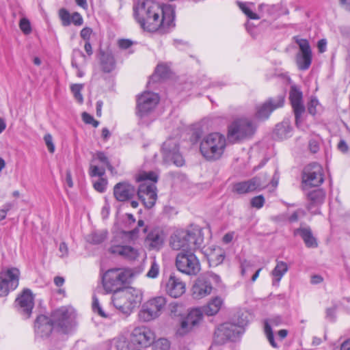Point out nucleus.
Segmentation results:
<instances>
[{
	"instance_id": "f257e3e1",
	"label": "nucleus",
	"mask_w": 350,
	"mask_h": 350,
	"mask_svg": "<svg viewBox=\"0 0 350 350\" xmlns=\"http://www.w3.org/2000/svg\"><path fill=\"white\" fill-rule=\"evenodd\" d=\"M133 15L141 27L150 32L164 33L175 25L174 8L152 0H137L133 5Z\"/></svg>"
},
{
	"instance_id": "f03ea898",
	"label": "nucleus",
	"mask_w": 350,
	"mask_h": 350,
	"mask_svg": "<svg viewBox=\"0 0 350 350\" xmlns=\"http://www.w3.org/2000/svg\"><path fill=\"white\" fill-rule=\"evenodd\" d=\"M204 241L201 230H178L170 238V246L174 250H182L187 252L199 248Z\"/></svg>"
},
{
	"instance_id": "7ed1b4c3",
	"label": "nucleus",
	"mask_w": 350,
	"mask_h": 350,
	"mask_svg": "<svg viewBox=\"0 0 350 350\" xmlns=\"http://www.w3.org/2000/svg\"><path fill=\"white\" fill-rule=\"evenodd\" d=\"M138 234V228L131 231H122L118 233L111 240V245L107 249L108 252L113 256H120L127 260H137L139 256V250L131 245H125L123 239L126 237L131 239H136Z\"/></svg>"
},
{
	"instance_id": "20e7f679",
	"label": "nucleus",
	"mask_w": 350,
	"mask_h": 350,
	"mask_svg": "<svg viewBox=\"0 0 350 350\" xmlns=\"http://www.w3.org/2000/svg\"><path fill=\"white\" fill-rule=\"evenodd\" d=\"M226 147V137L219 133H211L204 136L200 144V151L207 161L219 159Z\"/></svg>"
},
{
	"instance_id": "39448f33",
	"label": "nucleus",
	"mask_w": 350,
	"mask_h": 350,
	"mask_svg": "<svg viewBox=\"0 0 350 350\" xmlns=\"http://www.w3.org/2000/svg\"><path fill=\"white\" fill-rule=\"evenodd\" d=\"M157 178V175L152 172L141 173L136 178L137 181L142 182L139 186L137 196L148 208L153 207L157 199L154 184Z\"/></svg>"
},
{
	"instance_id": "423d86ee",
	"label": "nucleus",
	"mask_w": 350,
	"mask_h": 350,
	"mask_svg": "<svg viewBox=\"0 0 350 350\" xmlns=\"http://www.w3.org/2000/svg\"><path fill=\"white\" fill-rule=\"evenodd\" d=\"M142 299V295L139 290L129 287L113 293L112 303L120 312L129 315L133 308L141 302Z\"/></svg>"
},
{
	"instance_id": "0eeeda50",
	"label": "nucleus",
	"mask_w": 350,
	"mask_h": 350,
	"mask_svg": "<svg viewBox=\"0 0 350 350\" xmlns=\"http://www.w3.org/2000/svg\"><path fill=\"white\" fill-rule=\"evenodd\" d=\"M131 270L125 268H113L103 275V286L107 293H115L124 288L131 277Z\"/></svg>"
},
{
	"instance_id": "6e6552de",
	"label": "nucleus",
	"mask_w": 350,
	"mask_h": 350,
	"mask_svg": "<svg viewBox=\"0 0 350 350\" xmlns=\"http://www.w3.org/2000/svg\"><path fill=\"white\" fill-rule=\"evenodd\" d=\"M54 329L62 334H68L76 325V314L73 308L62 307L55 310L51 317Z\"/></svg>"
},
{
	"instance_id": "1a4fd4ad",
	"label": "nucleus",
	"mask_w": 350,
	"mask_h": 350,
	"mask_svg": "<svg viewBox=\"0 0 350 350\" xmlns=\"http://www.w3.org/2000/svg\"><path fill=\"white\" fill-rule=\"evenodd\" d=\"M256 129V125L249 118H240L234 120L228 128V137L237 142L252 137Z\"/></svg>"
},
{
	"instance_id": "9d476101",
	"label": "nucleus",
	"mask_w": 350,
	"mask_h": 350,
	"mask_svg": "<svg viewBox=\"0 0 350 350\" xmlns=\"http://www.w3.org/2000/svg\"><path fill=\"white\" fill-rule=\"evenodd\" d=\"M167 305L164 296H157L150 299L142 306L139 312V318L144 322L154 320L160 317Z\"/></svg>"
},
{
	"instance_id": "9b49d317",
	"label": "nucleus",
	"mask_w": 350,
	"mask_h": 350,
	"mask_svg": "<svg viewBox=\"0 0 350 350\" xmlns=\"http://www.w3.org/2000/svg\"><path fill=\"white\" fill-rule=\"evenodd\" d=\"M176 266L179 271L188 275H196L200 271V263L191 252H180L176 258Z\"/></svg>"
},
{
	"instance_id": "f8f14e48",
	"label": "nucleus",
	"mask_w": 350,
	"mask_h": 350,
	"mask_svg": "<svg viewBox=\"0 0 350 350\" xmlns=\"http://www.w3.org/2000/svg\"><path fill=\"white\" fill-rule=\"evenodd\" d=\"M159 95L152 92H144L137 100L136 114L140 119L148 117L159 103Z\"/></svg>"
},
{
	"instance_id": "ddd939ff",
	"label": "nucleus",
	"mask_w": 350,
	"mask_h": 350,
	"mask_svg": "<svg viewBox=\"0 0 350 350\" xmlns=\"http://www.w3.org/2000/svg\"><path fill=\"white\" fill-rule=\"evenodd\" d=\"M203 313L204 311L200 308L191 309L181 321L180 326L176 329V334L183 336L192 332L202 322Z\"/></svg>"
},
{
	"instance_id": "4468645a",
	"label": "nucleus",
	"mask_w": 350,
	"mask_h": 350,
	"mask_svg": "<svg viewBox=\"0 0 350 350\" xmlns=\"http://www.w3.org/2000/svg\"><path fill=\"white\" fill-rule=\"evenodd\" d=\"M268 185L266 174H260L250 180L235 183L233 191L239 194H245L256 191H261Z\"/></svg>"
},
{
	"instance_id": "2eb2a0df",
	"label": "nucleus",
	"mask_w": 350,
	"mask_h": 350,
	"mask_svg": "<svg viewBox=\"0 0 350 350\" xmlns=\"http://www.w3.org/2000/svg\"><path fill=\"white\" fill-rule=\"evenodd\" d=\"M242 326L232 323L220 325L215 332V342L223 344L228 340H234L242 333Z\"/></svg>"
},
{
	"instance_id": "dca6fc26",
	"label": "nucleus",
	"mask_w": 350,
	"mask_h": 350,
	"mask_svg": "<svg viewBox=\"0 0 350 350\" xmlns=\"http://www.w3.org/2000/svg\"><path fill=\"white\" fill-rule=\"evenodd\" d=\"M19 270L16 268L7 269L1 273L0 297L7 295L10 290L18 285Z\"/></svg>"
},
{
	"instance_id": "f3484780",
	"label": "nucleus",
	"mask_w": 350,
	"mask_h": 350,
	"mask_svg": "<svg viewBox=\"0 0 350 350\" xmlns=\"http://www.w3.org/2000/svg\"><path fill=\"white\" fill-rule=\"evenodd\" d=\"M162 151L164 161L166 163H172L178 167L183 165L184 159L179 153L176 139H167L163 144Z\"/></svg>"
},
{
	"instance_id": "a211bd4d",
	"label": "nucleus",
	"mask_w": 350,
	"mask_h": 350,
	"mask_svg": "<svg viewBox=\"0 0 350 350\" xmlns=\"http://www.w3.org/2000/svg\"><path fill=\"white\" fill-rule=\"evenodd\" d=\"M323 171L321 165L317 163L306 166L302 176L305 186L318 187L321 185L324 180Z\"/></svg>"
},
{
	"instance_id": "6ab92c4d",
	"label": "nucleus",
	"mask_w": 350,
	"mask_h": 350,
	"mask_svg": "<svg viewBox=\"0 0 350 350\" xmlns=\"http://www.w3.org/2000/svg\"><path fill=\"white\" fill-rule=\"evenodd\" d=\"M295 42L299 47V52L296 55V64L299 70H305L309 68L312 63V50L306 39L295 38Z\"/></svg>"
},
{
	"instance_id": "aec40b11",
	"label": "nucleus",
	"mask_w": 350,
	"mask_h": 350,
	"mask_svg": "<svg viewBox=\"0 0 350 350\" xmlns=\"http://www.w3.org/2000/svg\"><path fill=\"white\" fill-rule=\"evenodd\" d=\"M289 99L295 113V124L298 128H300L302 122L301 116L305 111L301 91L296 86H292L289 92Z\"/></svg>"
},
{
	"instance_id": "412c9836",
	"label": "nucleus",
	"mask_w": 350,
	"mask_h": 350,
	"mask_svg": "<svg viewBox=\"0 0 350 350\" xmlns=\"http://www.w3.org/2000/svg\"><path fill=\"white\" fill-rule=\"evenodd\" d=\"M284 98L280 96L275 98H270L256 108L255 117L258 120H265L269 118L271 113L283 106Z\"/></svg>"
},
{
	"instance_id": "4be33fe9",
	"label": "nucleus",
	"mask_w": 350,
	"mask_h": 350,
	"mask_svg": "<svg viewBox=\"0 0 350 350\" xmlns=\"http://www.w3.org/2000/svg\"><path fill=\"white\" fill-rule=\"evenodd\" d=\"M53 328L54 325L51 319L45 315H40L35 321L36 337L42 339L47 338L50 336Z\"/></svg>"
},
{
	"instance_id": "5701e85b",
	"label": "nucleus",
	"mask_w": 350,
	"mask_h": 350,
	"mask_svg": "<svg viewBox=\"0 0 350 350\" xmlns=\"http://www.w3.org/2000/svg\"><path fill=\"white\" fill-rule=\"evenodd\" d=\"M165 234L162 230L154 228L150 231L145 240V246L150 250H159L164 244Z\"/></svg>"
},
{
	"instance_id": "b1692460",
	"label": "nucleus",
	"mask_w": 350,
	"mask_h": 350,
	"mask_svg": "<svg viewBox=\"0 0 350 350\" xmlns=\"http://www.w3.org/2000/svg\"><path fill=\"white\" fill-rule=\"evenodd\" d=\"M213 286L204 276L198 278L191 288L192 296L195 299H202L212 292Z\"/></svg>"
},
{
	"instance_id": "393cba45",
	"label": "nucleus",
	"mask_w": 350,
	"mask_h": 350,
	"mask_svg": "<svg viewBox=\"0 0 350 350\" xmlns=\"http://www.w3.org/2000/svg\"><path fill=\"white\" fill-rule=\"evenodd\" d=\"M153 336V333L148 327H138L133 329L131 340L143 348L152 342Z\"/></svg>"
},
{
	"instance_id": "a878e982",
	"label": "nucleus",
	"mask_w": 350,
	"mask_h": 350,
	"mask_svg": "<svg viewBox=\"0 0 350 350\" xmlns=\"http://www.w3.org/2000/svg\"><path fill=\"white\" fill-rule=\"evenodd\" d=\"M165 291L170 296L178 298L185 293L186 285L180 278L171 275L166 282Z\"/></svg>"
},
{
	"instance_id": "bb28decb",
	"label": "nucleus",
	"mask_w": 350,
	"mask_h": 350,
	"mask_svg": "<svg viewBox=\"0 0 350 350\" xmlns=\"http://www.w3.org/2000/svg\"><path fill=\"white\" fill-rule=\"evenodd\" d=\"M16 303L20 308L21 312L29 317L33 308V297L30 290H25L23 293L16 299Z\"/></svg>"
},
{
	"instance_id": "cd10ccee",
	"label": "nucleus",
	"mask_w": 350,
	"mask_h": 350,
	"mask_svg": "<svg viewBox=\"0 0 350 350\" xmlns=\"http://www.w3.org/2000/svg\"><path fill=\"white\" fill-rule=\"evenodd\" d=\"M135 187L131 184L122 182L116 184L113 188V195L116 199L120 202H124L134 196Z\"/></svg>"
},
{
	"instance_id": "c85d7f7f",
	"label": "nucleus",
	"mask_w": 350,
	"mask_h": 350,
	"mask_svg": "<svg viewBox=\"0 0 350 350\" xmlns=\"http://www.w3.org/2000/svg\"><path fill=\"white\" fill-rule=\"evenodd\" d=\"M325 192L322 189H316L309 192L307 194V198L308 200V209L314 213L316 211H312L313 207L318 206L321 204L325 199Z\"/></svg>"
},
{
	"instance_id": "c756f323",
	"label": "nucleus",
	"mask_w": 350,
	"mask_h": 350,
	"mask_svg": "<svg viewBox=\"0 0 350 350\" xmlns=\"http://www.w3.org/2000/svg\"><path fill=\"white\" fill-rule=\"evenodd\" d=\"M295 235H299L306 247L315 248L318 246L317 241L313 236L310 228H299L295 230Z\"/></svg>"
},
{
	"instance_id": "7c9ffc66",
	"label": "nucleus",
	"mask_w": 350,
	"mask_h": 350,
	"mask_svg": "<svg viewBox=\"0 0 350 350\" xmlns=\"http://www.w3.org/2000/svg\"><path fill=\"white\" fill-rule=\"evenodd\" d=\"M282 322V319L280 317H274L269 319V322L266 321L265 323V334L270 345L273 348H278V346L275 342L273 333L271 329V325L278 326Z\"/></svg>"
},
{
	"instance_id": "2f4dec72",
	"label": "nucleus",
	"mask_w": 350,
	"mask_h": 350,
	"mask_svg": "<svg viewBox=\"0 0 350 350\" xmlns=\"http://www.w3.org/2000/svg\"><path fill=\"white\" fill-rule=\"evenodd\" d=\"M223 299L219 297H215L203 308L204 312L208 316L216 314L221 309L223 305Z\"/></svg>"
},
{
	"instance_id": "473e14b6",
	"label": "nucleus",
	"mask_w": 350,
	"mask_h": 350,
	"mask_svg": "<svg viewBox=\"0 0 350 350\" xmlns=\"http://www.w3.org/2000/svg\"><path fill=\"white\" fill-rule=\"evenodd\" d=\"M225 252L219 247H214L208 254V259L213 266L221 264L225 258Z\"/></svg>"
},
{
	"instance_id": "72a5a7b5",
	"label": "nucleus",
	"mask_w": 350,
	"mask_h": 350,
	"mask_svg": "<svg viewBox=\"0 0 350 350\" xmlns=\"http://www.w3.org/2000/svg\"><path fill=\"white\" fill-rule=\"evenodd\" d=\"M288 270V267L285 262L277 261L275 268L271 271V275L273 277V284L279 283Z\"/></svg>"
},
{
	"instance_id": "f704fd0d",
	"label": "nucleus",
	"mask_w": 350,
	"mask_h": 350,
	"mask_svg": "<svg viewBox=\"0 0 350 350\" xmlns=\"http://www.w3.org/2000/svg\"><path fill=\"white\" fill-rule=\"evenodd\" d=\"M116 347L117 350H142V347L139 345L124 337L118 338L116 340Z\"/></svg>"
},
{
	"instance_id": "c9c22d12",
	"label": "nucleus",
	"mask_w": 350,
	"mask_h": 350,
	"mask_svg": "<svg viewBox=\"0 0 350 350\" xmlns=\"http://www.w3.org/2000/svg\"><path fill=\"white\" fill-rule=\"evenodd\" d=\"M291 126L287 122H283L276 125L275 133L279 139H286L291 135Z\"/></svg>"
},
{
	"instance_id": "e433bc0d",
	"label": "nucleus",
	"mask_w": 350,
	"mask_h": 350,
	"mask_svg": "<svg viewBox=\"0 0 350 350\" xmlns=\"http://www.w3.org/2000/svg\"><path fill=\"white\" fill-rule=\"evenodd\" d=\"M91 161H92L93 163H97L99 165H104L109 170L112 168L107 157L103 152H97L94 153Z\"/></svg>"
},
{
	"instance_id": "4c0bfd02",
	"label": "nucleus",
	"mask_w": 350,
	"mask_h": 350,
	"mask_svg": "<svg viewBox=\"0 0 350 350\" xmlns=\"http://www.w3.org/2000/svg\"><path fill=\"white\" fill-rule=\"evenodd\" d=\"M101 65L105 72H111L115 67L113 57L111 54H103L101 57Z\"/></svg>"
},
{
	"instance_id": "58836bf2",
	"label": "nucleus",
	"mask_w": 350,
	"mask_h": 350,
	"mask_svg": "<svg viewBox=\"0 0 350 350\" xmlns=\"http://www.w3.org/2000/svg\"><path fill=\"white\" fill-rule=\"evenodd\" d=\"M107 236V232L105 230L94 232L88 237V241L94 244H99L103 242Z\"/></svg>"
},
{
	"instance_id": "ea45409f",
	"label": "nucleus",
	"mask_w": 350,
	"mask_h": 350,
	"mask_svg": "<svg viewBox=\"0 0 350 350\" xmlns=\"http://www.w3.org/2000/svg\"><path fill=\"white\" fill-rule=\"evenodd\" d=\"M106 168L107 167L104 165H99L97 163H93L92 161H91L90 165V175L91 176L102 177L105 173Z\"/></svg>"
},
{
	"instance_id": "a19ab883",
	"label": "nucleus",
	"mask_w": 350,
	"mask_h": 350,
	"mask_svg": "<svg viewBox=\"0 0 350 350\" xmlns=\"http://www.w3.org/2000/svg\"><path fill=\"white\" fill-rule=\"evenodd\" d=\"M170 73V69L165 64H159L156 69L154 75H152L153 78H159V79H165L167 78Z\"/></svg>"
},
{
	"instance_id": "79ce46f5",
	"label": "nucleus",
	"mask_w": 350,
	"mask_h": 350,
	"mask_svg": "<svg viewBox=\"0 0 350 350\" xmlns=\"http://www.w3.org/2000/svg\"><path fill=\"white\" fill-rule=\"evenodd\" d=\"M83 88V85L79 84V83L72 84L70 86V90H71L72 93L74 95L75 98L79 103H82L83 102V97L81 93Z\"/></svg>"
},
{
	"instance_id": "37998d69",
	"label": "nucleus",
	"mask_w": 350,
	"mask_h": 350,
	"mask_svg": "<svg viewBox=\"0 0 350 350\" xmlns=\"http://www.w3.org/2000/svg\"><path fill=\"white\" fill-rule=\"evenodd\" d=\"M239 8L242 10V12L250 18L251 19H258L259 16L257 14L253 12L249 5L241 1L237 2Z\"/></svg>"
},
{
	"instance_id": "c03bdc74",
	"label": "nucleus",
	"mask_w": 350,
	"mask_h": 350,
	"mask_svg": "<svg viewBox=\"0 0 350 350\" xmlns=\"http://www.w3.org/2000/svg\"><path fill=\"white\" fill-rule=\"evenodd\" d=\"M170 314L174 317L181 316L185 310L183 305L178 302H172L170 304Z\"/></svg>"
},
{
	"instance_id": "a18cd8bd",
	"label": "nucleus",
	"mask_w": 350,
	"mask_h": 350,
	"mask_svg": "<svg viewBox=\"0 0 350 350\" xmlns=\"http://www.w3.org/2000/svg\"><path fill=\"white\" fill-rule=\"evenodd\" d=\"M321 108V105L319 100L314 98L312 97L308 103V111L310 114L314 116L319 111Z\"/></svg>"
},
{
	"instance_id": "49530a36",
	"label": "nucleus",
	"mask_w": 350,
	"mask_h": 350,
	"mask_svg": "<svg viewBox=\"0 0 350 350\" xmlns=\"http://www.w3.org/2000/svg\"><path fill=\"white\" fill-rule=\"evenodd\" d=\"M154 350H169L170 342L165 338H159L153 343Z\"/></svg>"
},
{
	"instance_id": "de8ad7c7",
	"label": "nucleus",
	"mask_w": 350,
	"mask_h": 350,
	"mask_svg": "<svg viewBox=\"0 0 350 350\" xmlns=\"http://www.w3.org/2000/svg\"><path fill=\"white\" fill-rule=\"evenodd\" d=\"M92 310L94 312H97L100 317L105 318L107 317V315L105 313L102 307L100 306L98 298L95 296L93 297Z\"/></svg>"
},
{
	"instance_id": "09e8293b",
	"label": "nucleus",
	"mask_w": 350,
	"mask_h": 350,
	"mask_svg": "<svg viewBox=\"0 0 350 350\" xmlns=\"http://www.w3.org/2000/svg\"><path fill=\"white\" fill-rule=\"evenodd\" d=\"M19 27L25 34H29L31 31L30 22L28 19L23 18L20 21Z\"/></svg>"
},
{
	"instance_id": "8fccbe9b",
	"label": "nucleus",
	"mask_w": 350,
	"mask_h": 350,
	"mask_svg": "<svg viewBox=\"0 0 350 350\" xmlns=\"http://www.w3.org/2000/svg\"><path fill=\"white\" fill-rule=\"evenodd\" d=\"M59 14L61 20L62 21V24L64 26H68L71 23V16L68 12H67L66 10L61 9L59 10Z\"/></svg>"
},
{
	"instance_id": "3c124183",
	"label": "nucleus",
	"mask_w": 350,
	"mask_h": 350,
	"mask_svg": "<svg viewBox=\"0 0 350 350\" xmlns=\"http://www.w3.org/2000/svg\"><path fill=\"white\" fill-rule=\"evenodd\" d=\"M265 204V198L262 195L255 196L251 200V205L252 207L260 208Z\"/></svg>"
},
{
	"instance_id": "603ef678",
	"label": "nucleus",
	"mask_w": 350,
	"mask_h": 350,
	"mask_svg": "<svg viewBox=\"0 0 350 350\" xmlns=\"http://www.w3.org/2000/svg\"><path fill=\"white\" fill-rule=\"evenodd\" d=\"M82 119L85 124H92L94 127H97L99 124L98 121L94 120L93 116H92L87 112H83L82 113Z\"/></svg>"
},
{
	"instance_id": "864d4df0",
	"label": "nucleus",
	"mask_w": 350,
	"mask_h": 350,
	"mask_svg": "<svg viewBox=\"0 0 350 350\" xmlns=\"http://www.w3.org/2000/svg\"><path fill=\"white\" fill-rule=\"evenodd\" d=\"M159 272V267L156 262H152L150 269L148 270L146 275L150 278H155L157 277Z\"/></svg>"
},
{
	"instance_id": "5fc2aeb1",
	"label": "nucleus",
	"mask_w": 350,
	"mask_h": 350,
	"mask_svg": "<svg viewBox=\"0 0 350 350\" xmlns=\"http://www.w3.org/2000/svg\"><path fill=\"white\" fill-rule=\"evenodd\" d=\"M107 180L104 178H100L94 183V188L98 192L103 193L106 189Z\"/></svg>"
},
{
	"instance_id": "6e6d98bb",
	"label": "nucleus",
	"mask_w": 350,
	"mask_h": 350,
	"mask_svg": "<svg viewBox=\"0 0 350 350\" xmlns=\"http://www.w3.org/2000/svg\"><path fill=\"white\" fill-rule=\"evenodd\" d=\"M46 146L51 153L55 151V145L53 142V137L51 134H46L44 137Z\"/></svg>"
},
{
	"instance_id": "4d7b16f0",
	"label": "nucleus",
	"mask_w": 350,
	"mask_h": 350,
	"mask_svg": "<svg viewBox=\"0 0 350 350\" xmlns=\"http://www.w3.org/2000/svg\"><path fill=\"white\" fill-rule=\"evenodd\" d=\"M326 319L330 321H334L336 319V306H333L326 309Z\"/></svg>"
},
{
	"instance_id": "13d9d810",
	"label": "nucleus",
	"mask_w": 350,
	"mask_h": 350,
	"mask_svg": "<svg viewBox=\"0 0 350 350\" xmlns=\"http://www.w3.org/2000/svg\"><path fill=\"white\" fill-rule=\"evenodd\" d=\"M70 21L75 25H81L83 24L82 16L77 12L74 13L70 18Z\"/></svg>"
},
{
	"instance_id": "bf43d9fd",
	"label": "nucleus",
	"mask_w": 350,
	"mask_h": 350,
	"mask_svg": "<svg viewBox=\"0 0 350 350\" xmlns=\"http://www.w3.org/2000/svg\"><path fill=\"white\" fill-rule=\"evenodd\" d=\"M92 33V29L91 28L85 27L81 31L80 35L83 39L88 42L89 41Z\"/></svg>"
},
{
	"instance_id": "052dcab7",
	"label": "nucleus",
	"mask_w": 350,
	"mask_h": 350,
	"mask_svg": "<svg viewBox=\"0 0 350 350\" xmlns=\"http://www.w3.org/2000/svg\"><path fill=\"white\" fill-rule=\"evenodd\" d=\"M59 251L60 252L59 256L61 258H65V257L68 256V248L67 245L64 242H62L59 244Z\"/></svg>"
},
{
	"instance_id": "680f3d73",
	"label": "nucleus",
	"mask_w": 350,
	"mask_h": 350,
	"mask_svg": "<svg viewBox=\"0 0 350 350\" xmlns=\"http://www.w3.org/2000/svg\"><path fill=\"white\" fill-rule=\"evenodd\" d=\"M241 275L243 276H245L247 271H248L252 268V264L249 261L244 260L241 262Z\"/></svg>"
},
{
	"instance_id": "e2e57ef3",
	"label": "nucleus",
	"mask_w": 350,
	"mask_h": 350,
	"mask_svg": "<svg viewBox=\"0 0 350 350\" xmlns=\"http://www.w3.org/2000/svg\"><path fill=\"white\" fill-rule=\"evenodd\" d=\"M133 44V42L129 39H122L118 41V46L122 49H129Z\"/></svg>"
},
{
	"instance_id": "0e129e2a",
	"label": "nucleus",
	"mask_w": 350,
	"mask_h": 350,
	"mask_svg": "<svg viewBox=\"0 0 350 350\" xmlns=\"http://www.w3.org/2000/svg\"><path fill=\"white\" fill-rule=\"evenodd\" d=\"M11 207L10 204H6L0 210V221L6 217L7 213L11 209Z\"/></svg>"
},
{
	"instance_id": "69168bd1",
	"label": "nucleus",
	"mask_w": 350,
	"mask_h": 350,
	"mask_svg": "<svg viewBox=\"0 0 350 350\" xmlns=\"http://www.w3.org/2000/svg\"><path fill=\"white\" fill-rule=\"evenodd\" d=\"M337 147H338V149L343 153H346L349 150V146H348L347 142L344 139L340 140V142L338 144Z\"/></svg>"
},
{
	"instance_id": "338daca9",
	"label": "nucleus",
	"mask_w": 350,
	"mask_h": 350,
	"mask_svg": "<svg viewBox=\"0 0 350 350\" xmlns=\"http://www.w3.org/2000/svg\"><path fill=\"white\" fill-rule=\"evenodd\" d=\"M309 148L312 153H316L319 149V143L315 140H311L309 142Z\"/></svg>"
},
{
	"instance_id": "774afa93",
	"label": "nucleus",
	"mask_w": 350,
	"mask_h": 350,
	"mask_svg": "<svg viewBox=\"0 0 350 350\" xmlns=\"http://www.w3.org/2000/svg\"><path fill=\"white\" fill-rule=\"evenodd\" d=\"M317 47L319 53H324L327 49V41L325 39H321L318 42Z\"/></svg>"
}]
</instances>
